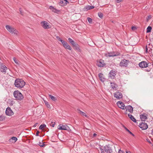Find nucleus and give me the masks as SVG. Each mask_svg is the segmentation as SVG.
I'll return each instance as SVG.
<instances>
[{"label":"nucleus","mask_w":153,"mask_h":153,"mask_svg":"<svg viewBox=\"0 0 153 153\" xmlns=\"http://www.w3.org/2000/svg\"><path fill=\"white\" fill-rule=\"evenodd\" d=\"M25 82L22 79H18L15 80L14 85L17 88H22L25 86Z\"/></svg>","instance_id":"f257e3e1"},{"label":"nucleus","mask_w":153,"mask_h":153,"mask_svg":"<svg viewBox=\"0 0 153 153\" xmlns=\"http://www.w3.org/2000/svg\"><path fill=\"white\" fill-rule=\"evenodd\" d=\"M100 149L101 152H103L104 150L107 153H111L112 152V149L109 144L105 146L100 145Z\"/></svg>","instance_id":"f03ea898"},{"label":"nucleus","mask_w":153,"mask_h":153,"mask_svg":"<svg viewBox=\"0 0 153 153\" xmlns=\"http://www.w3.org/2000/svg\"><path fill=\"white\" fill-rule=\"evenodd\" d=\"M14 97L17 100H21L24 98V97L22 94L19 91H15L13 93Z\"/></svg>","instance_id":"7ed1b4c3"},{"label":"nucleus","mask_w":153,"mask_h":153,"mask_svg":"<svg viewBox=\"0 0 153 153\" xmlns=\"http://www.w3.org/2000/svg\"><path fill=\"white\" fill-rule=\"evenodd\" d=\"M6 28L9 32L13 34L17 35L19 33L18 31L15 28L10 25H7Z\"/></svg>","instance_id":"20e7f679"},{"label":"nucleus","mask_w":153,"mask_h":153,"mask_svg":"<svg viewBox=\"0 0 153 153\" xmlns=\"http://www.w3.org/2000/svg\"><path fill=\"white\" fill-rule=\"evenodd\" d=\"M41 26L45 29H48L51 27V25L46 21H43L41 22Z\"/></svg>","instance_id":"39448f33"},{"label":"nucleus","mask_w":153,"mask_h":153,"mask_svg":"<svg viewBox=\"0 0 153 153\" xmlns=\"http://www.w3.org/2000/svg\"><path fill=\"white\" fill-rule=\"evenodd\" d=\"M120 53L118 52H110V53H105V56L111 57V56H118L119 55Z\"/></svg>","instance_id":"423d86ee"},{"label":"nucleus","mask_w":153,"mask_h":153,"mask_svg":"<svg viewBox=\"0 0 153 153\" xmlns=\"http://www.w3.org/2000/svg\"><path fill=\"white\" fill-rule=\"evenodd\" d=\"M58 129L59 130H68L69 127L66 125L59 124L58 127Z\"/></svg>","instance_id":"0eeeda50"},{"label":"nucleus","mask_w":153,"mask_h":153,"mask_svg":"<svg viewBox=\"0 0 153 153\" xmlns=\"http://www.w3.org/2000/svg\"><path fill=\"white\" fill-rule=\"evenodd\" d=\"M114 97L117 99H121L123 97V95L121 92L119 91H117L114 94Z\"/></svg>","instance_id":"6e6552de"},{"label":"nucleus","mask_w":153,"mask_h":153,"mask_svg":"<svg viewBox=\"0 0 153 153\" xmlns=\"http://www.w3.org/2000/svg\"><path fill=\"white\" fill-rule=\"evenodd\" d=\"M128 61L125 59L122 60L120 62V65L121 67H126L128 64Z\"/></svg>","instance_id":"1a4fd4ad"},{"label":"nucleus","mask_w":153,"mask_h":153,"mask_svg":"<svg viewBox=\"0 0 153 153\" xmlns=\"http://www.w3.org/2000/svg\"><path fill=\"white\" fill-rule=\"evenodd\" d=\"M5 113L6 115L9 116H11L13 114V112L9 107L7 108L6 110Z\"/></svg>","instance_id":"9d476101"},{"label":"nucleus","mask_w":153,"mask_h":153,"mask_svg":"<svg viewBox=\"0 0 153 153\" xmlns=\"http://www.w3.org/2000/svg\"><path fill=\"white\" fill-rule=\"evenodd\" d=\"M117 104L118 107L122 109H126V107L123 103L121 102L118 101L117 103Z\"/></svg>","instance_id":"9b49d317"},{"label":"nucleus","mask_w":153,"mask_h":153,"mask_svg":"<svg viewBox=\"0 0 153 153\" xmlns=\"http://www.w3.org/2000/svg\"><path fill=\"white\" fill-rule=\"evenodd\" d=\"M116 72L115 71L112 70L109 73V76L111 79H114L115 78Z\"/></svg>","instance_id":"f8f14e48"},{"label":"nucleus","mask_w":153,"mask_h":153,"mask_svg":"<svg viewBox=\"0 0 153 153\" xmlns=\"http://www.w3.org/2000/svg\"><path fill=\"white\" fill-rule=\"evenodd\" d=\"M98 76L100 80L102 82H104L106 80V79L104 76L101 73H100L99 74Z\"/></svg>","instance_id":"ddd939ff"},{"label":"nucleus","mask_w":153,"mask_h":153,"mask_svg":"<svg viewBox=\"0 0 153 153\" xmlns=\"http://www.w3.org/2000/svg\"><path fill=\"white\" fill-rule=\"evenodd\" d=\"M139 127L143 130L146 129L148 127V125L146 123H142L139 125Z\"/></svg>","instance_id":"4468645a"},{"label":"nucleus","mask_w":153,"mask_h":153,"mask_svg":"<svg viewBox=\"0 0 153 153\" xmlns=\"http://www.w3.org/2000/svg\"><path fill=\"white\" fill-rule=\"evenodd\" d=\"M139 66L142 68H146L148 66V64L147 62L145 61H143L139 63Z\"/></svg>","instance_id":"2eb2a0df"},{"label":"nucleus","mask_w":153,"mask_h":153,"mask_svg":"<svg viewBox=\"0 0 153 153\" xmlns=\"http://www.w3.org/2000/svg\"><path fill=\"white\" fill-rule=\"evenodd\" d=\"M49 9L53 12L55 13H58L59 12V10H57L54 7L51 6L49 7Z\"/></svg>","instance_id":"dca6fc26"},{"label":"nucleus","mask_w":153,"mask_h":153,"mask_svg":"<svg viewBox=\"0 0 153 153\" xmlns=\"http://www.w3.org/2000/svg\"><path fill=\"white\" fill-rule=\"evenodd\" d=\"M97 65L100 67L103 66L105 65L104 61L102 60H100L97 62Z\"/></svg>","instance_id":"f3484780"},{"label":"nucleus","mask_w":153,"mask_h":153,"mask_svg":"<svg viewBox=\"0 0 153 153\" xmlns=\"http://www.w3.org/2000/svg\"><path fill=\"white\" fill-rule=\"evenodd\" d=\"M111 88L115 90H116L117 89V85L114 82H111Z\"/></svg>","instance_id":"a211bd4d"},{"label":"nucleus","mask_w":153,"mask_h":153,"mask_svg":"<svg viewBox=\"0 0 153 153\" xmlns=\"http://www.w3.org/2000/svg\"><path fill=\"white\" fill-rule=\"evenodd\" d=\"M7 68L5 65H0V71L2 72L5 73Z\"/></svg>","instance_id":"6ab92c4d"},{"label":"nucleus","mask_w":153,"mask_h":153,"mask_svg":"<svg viewBox=\"0 0 153 153\" xmlns=\"http://www.w3.org/2000/svg\"><path fill=\"white\" fill-rule=\"evenodd\" d=\"M126 111H128L131 113H132L133 111V108L130 105L127 106L126 107Z\"/></svg>","instance_id":"aec40b11"},{"label":"nucleus","mask_w":153,"mask_h":153,"mask_svg":"<svg viewBox=\"0 0 153 153\" xmlns=\"http://www.w3.org/2000/svg\"><path fill=\"white\" fill-rule=\"evenodd\" d=\"M140 118L142 121H145L147 119V115L146 114H143L140 115Z\"/></svg>","instance_id":"412c9836"},{"label":"nucleus","mask_w":153,"mask_h":153,"mask_svg":"<svg viewBox=\"0 0 153 153\" xmlns=\"http://www.w3.org/2000/svg\"><path fill=\"white\" fill-rule=\"evenodd\" d=\"M17 140L16 137H13L9 140V142L12 143H15Z\"/></svg>","instance_id":"4be33fe9"},{"label":"nucleus","mask_w":153,"mask_h":153,"mask_svg":"<svg viewBox=\"0 0 153 153\" xmlns=\"http://www.w3.org/2000/svg\"><path fill=\"white\" fill-rule=\"evenodd\" d=\"M64 47L65 49H68L69 50H71L72 49L71 47L68 44L67 42L65 45L64 46Z\"/></svg>","instance_id":"5701e85b"},{"label":"nucleus","mask_w":153,"mask_h":153,"mask_svg":"<svg viewBox=\"0 0 153 153\" xmlns=\"http://www.w3.org/2000/svg\"><path fill=\"white\" fill-rule=\"evenodd\" d=\"M73 47H74V48L78 51L79 52L80 51V48L78 45L76 44V43L73 46Z\"/></svg>","instance_id":"b1692460"},{"label":"nucleus","mask_w":153,"mask_h":153,"mask_svg":"<svg viewBox=\"0 0 153 153\" xmlns=\"http://www.w3.org/2000/svg\"><path fill=\"white\" fill-rule=\"evenodd\" d=\"M78 112L80 114H81L83 116H84L86 117H87V116L86 114L84 112H83L81 111L80 110L77 109Z\"/></svg>","instance_id":"393cba45"},{"label":"nucleus","mask_w":153,"mask_h":153,"mask_svg":"<svg viewBox=\"0 0 153 153\" xmlns=\"http://www.w3.org/2000/svg\"><path fill=\"white\" fill-rule=\"evenodd\" d=\"M68 40L69 42L73 46L76 44L74 41L71 38H68Z\"/></svg>","instance_id":"a878e982"},{"label":"nucleus","mask_w":153,"mask_h":153,"mask_svg":"<svg viewBox=\"0 0 153 153\" xmlns=\"http://www.w3.org/2000/svg\"><path fill=\"white\" fill-rule=\"evenodd\" d=\"M94 7L93 6H88L85 7V10H88L94 8Z\"/></svg>","instance_id":"bb28decb"},{"label":"nucleus","mask_w":153,"mask_h":153,"mask_svg":"<svg viewBox=\"0 0 153 153\" xmlns=\"http://www.w3.org/2000/svg\"><path fill=\"white\" fill-rule=\"evenodd\" d=\"M49 97L53 101H55L56 100V99L54 97L52 96L51 95H49Z\"/></svg>","instance_id":"cd10ccee"},{"label":"nucleus","mask_w":153,"mask_h":153,"mask_svg":"<svg viewBox=\"0 0 153 153\" xmlns=\"http://www.w3.org/2000/svg\"><path fill=\"white\" fill-rule=\"evenodd\" d=\"M46 127V125L45 124L41 125L40 126L39 128L40 129L43 130L44 128Z\"/></svg>","instance_id":"c85d7f7f"},{"label":"nucleus","mask_w":153,"mask_h":153,"mask_svg":"<svg viewBox=\"0 0 153 153\" xmlns=\"http://www.w3.org/2000/svg\"><path fill=\"white\" fill-rule=\"evenodd\" d=\"M152 30V27H151L149 26L147 28L146 33H148L151 31Z\"/></svg>","instance_id":"c756f323"},{"label":"nucleus","mask_w":153,"mask_h":153,"mask_svg":"<svg viewBox=\"0 0 153 153\" xmlns=\"http://www.w3.org/2000/svg\"><path fill=\"white\" fill-rule=\"evenodd\" d=\"M44 102L46 105V106L48 108H50V105L48 104V103L46 101H44Z\"/></svg>","instance_id":"7c9ffc66"},{"label":"nucleus","mask_w":153,"mask_h":153,"mask_svg":"<svg viewBox=\"0 0 153 153\" xmlns=\"http://www.w3.org/2000/svg\"><path fill=\"white\" fill-rule=\"evenodd\" d=\"M63 0L65 2L62 5V6H64L65 5H66L67 4V3H68L69 2L67 0Z\"/></svg>","instance_id":"2f4dec72"},{"label":"nucleus","mask_w":153,"mask_h":153,"mask_svg":"<svg viewBox=\"0 0 153 153\" xmlns=\"http://www.w3.org/2000/svg\"><path fill=\"white\" fill-rule=\"evenodd\" d=\"M125 129L128 131L130 134H131L133 136H134V135L128 130V129L126 127H124Z\"/></svg>","instance_id":"473e14b6"},{"label":"nucleus","mask_w":153,"mask_h":153,"mask_svg":"<svg viewBox=\"0 0 153 153\" xmlns=\"http://www.w3.org/2000/svg\"><path fill=\"white\" fill-rule=\"evenodd\" d=\"M130 119L134 122L135 123L136 122V120L133 116Z\"/></svg>","instance_id":"72a5a7b5"},{"label":"nucleus","mask_w":153,"mask_h":153,"mask_svg":"<svg viewBox=\"0 0 153 153\" xmlns=\"http://www.w3.org/2000/svg\"><path fill=\"white\" fill-rule=\"evenodd\" d=\"M61 42H62V44L63 46H64V45H65V44L66 43V42L63 40H61Z\"/></svg>","instance_id":"f704fd0d"},{"label":"nucleus","mask_w":153,"mask_h":153,"mask_svg":"<svg viewBox=\"0 0 153 153\" xmlns=\"http://www.w3.org/2000/svg\"><path fill=\"white\" fill-rule=\"evenodd\" d=\"M87 19H88V22H89L90 23H91V22H92V19H91L90 18H88Z\"/></svg>","instance_id":"c9c22d12"},{"label":"nucleus","mask_w":153,"mask_h":153,"mask_svg":"<svg viewBox=\"0 0 153 153\" xmlns=\"http://www.w3.org/2000/svg\"><path fill=\"white\" fill-rule=\"evenodd\" d=\"M98 15L99 16L100 18H102L103 17V15L101 13H99Z\"/></svg>","instance_id":"e433bc0d"},{"label":"nucleus","mask_w":153,"mask_h":153,"mask_svg":"<svg viewBox=\"0 0 153 153\" xmlns=\"http://www.w3.org/2000/svg\"><path fill=\"white\" fill-rule=\"evenodd\" d=\"M13 60L14 61L15 63L16 64H18V61L15 58H13Z\"/></svg>","instance_id":"4c0bfd02"},{"label":"nucleus","mask_w":153,"mask_h":153,"mask_svg":"<svg viewBox=\"0 0 153 153\" xmlns=\"http://www.w3.org/2000/svg\"><path fill=\"white\" fill-rule=\"evenodd\" d=\"M39 145L41 147H43L46 145L45 144H39Z\"/></svg>","instance_id":"58836bf2"},{"label":"nucleus","mask_w":153,"mask_h":153,"mask_svg":"<svg viewBox=\"0 0 153 153\" xmlns=\"http://www.w3.org/2000/svg\"><path fill=\"white\" fill-rule=\"evenodd\" d=\"M64 1H61L60 2V4L62 6V4H63L64 3Z\"/></svg>","instance_id":"ea45409f"},{"label":"nucleus","mask_w":153,"mask_h":153,"mask_svg":"<svg viewBox=\"0 0 153 153\" xmlns=\"http://www.w3.org/2000/svg\"><path fill=\"white\" fill-rule=\"evenodd\" d=\"M4 118L0 116V121H2L3 120Z\"/></svg>","instance_id":"a19ab883"},{"label":"nucleus","mask_w":153,"mask_h":153,"mask_svg":"<svg viewBox=\"0 0 153 153\" xmlns=\"http://www.w3.org/2000/svg\"><path fill=\"white\" fill-rule=\"evenodd\" d=\"M128 117L130 118H131V117H132V115L131 114H128Z\"/></svg>","instance_id":"79ce46f5"},{"label":"nucleus","mask_w":153,"mask_h":153,"mask_svg":"<svg viewBox=\"0 0 153 153\" xmlns=\"http://www.w3.org/2000/svg\"><path fill=\"white\" fill-rule=\"evenodd\" d=\"M39 131H37V132L36 133V135L37 136H38L39 135Z\"/></svg>","instance_id":"37998d69"},{"label":"nucleus","mask_w":153,"mask_h":153,"mask_svg":"<svg viewBox=\"0 0 153 153\" xmlns=\"http://www.w3.org/2000/svg\"><path fill=\"white\" fill-rule=\"evenodd\" d=\"M123 0H116V1L117 3H119L121 1Z\"/></svg>","instance_id":"c03bdc74"},{"label":"nucleus","mask_w":153,"mask_h":153,"mask_svg":"<svg viewBox=\"0 0 153 153\" xmlns=\"http://www.w3.org/2000/svg\"><path fill=\"white\" fill-rule=\"evenodd\" d=\"M38 123H36V124H34V127H35L36 126L38 125Z\"/></svg>","instance_id":"a18cd8bd"},{"label":"nucleus","mask_w":153,"mask_h":153,"mask_svg":"<svg viewBox=\"0 0 153 153\" xmlns=\"http://www.w3.org/2000/svg\"><path fill=\"white\" fill-rule=\"evenodd\" d=\"M126 153H131L130 151L127 150H126Z\"/></svg>","instance_id":"49530a36"},{"label":"nucleus","mask_w":153,"mask_h":153,"mask_svg":"<svg viewBox=\"0 0 153 153\" xmlns=\"http://www.w3.org/2000/svg\"><path fill=\"white\" fill-rule=\"evenodd\" d=\"M97 134H96L94 133L93 134V136L94 137H96L97 136Z\"/></svg>","instance_id":"de8ad7c7"},{"label":"nucleus","mask_w":153,"mask_h":153,"mask_svg":"<svg viewBox=\"0 0 153 153\" xmlns=\"http://www.w3.org/2000/svg\"><path fill=\"white\" fill-rule=\"evenodd\" d=\"M58 40L61 42V40H62V39H61L60 38H59Z\"/></svg>","instance_id":"09e8293b"},{"label":"nucleus","mask_w":153,"mask_h":153,"mask_svg":"<svg viewBox=\"0 0 153 153\" xmlns=\"http://www.w3.org/2000/svg\"><path fill=\"white\" fill-rule=\"evenodd\" d=\"M54 125H55V124H52L51 125V126L52 127H54Z\"/></svg>","instance_id":"8fccbe9b"},{"label":"nucleus","mask_w":153,"mask_h":153,"mask_svg":"<svg viewBox=\"0 0 153 153\" xmlns=\"http://www.w3.org/2000/svg\"><path fill=\"white\" fill-rule=\"evenodd\" d=\"M151 16L150 15V16H148V18L149 19H150L151 18Z\"/></svg>","instance_id":"3c124183"},{"label":"nucleus","mask_w":153,"mask_h":153,"mask_svg":"<svg viewBox=\"0 0 153 153\" xmlns=\"http://www.w3.org/2000/svg\"><path fill=\"white\" fill-rule=\"evenodd\" d=\"M146 53L148 52V49L147 48H146Z\"/></svg>","instance_id":"603ef678"},{"label":"nucleus","mask_w":153,"mask_h":153,"mask_svg":"<svg viewBox=\"0 0 153 153\" xmlns=\"http://www.w3.org/2000/svg\"><path fill=\"white\" fill-rule=\"evenodd\" d=\"M135 28L134 27H132L131 28L132 30H134V29Z\"/></svg>","instance_id":"864d4df0"},{"label":"nucleus","mask_w":153,"mask_h":153,"mask_svg":"<svg viewBox=\"0 0 153 153\" xmlns=\"http://www.w3.org/2000/svg\"><path fill=\"white\" fill-rule=\"evenodd\" d=\"M20 13L21 14H22V11L21 10H20Z\"/></svg>","instance_id":"5fc2aeb1"},{"label":"nucleus","mask_w":153,"mask_h":153,"mask_svg":"<svg viewBox=\"0 0 153 153\" xmlns=\"http://www.w3.org/2000/svg\"><path fill=\"white\" fill-rule=\"evenodd\" d=\"M148 142H149L150 143H151V142L150 141V140H148Z\"/></svg>","instance_id":"6e6d98bb"},{"label":"nucleus","mask_w":153,"mask_h":153,"mask_svg":"<svg viewBox=\"0 0 153 153\" xmlns=\"http://www.w3.org/2000/svg\"><path fill=\"white\" fill-rule=\"evenodd\" d=\"M152 135H153V130H152Z\"/></svg>","instance_id":"4d7b16f0"},{"label":"nucleus","mask_w":153,"mask_h":153,"mask_svg":"<svg viewBox=\"0 0 153 153\" xmlns=\"http://www.w3.org/2000/svg\"><path fill=\"white\" fill-rule=\"evenodd\" d=\"M42 143L44 144L45 143V142H42Z\"/></svg>","instance_id":"13d9d810"},{"label":"nucleus","mask_w":153,"mask_h":153,"mask_svg":"<svg viewBox=\"0 0 153 153\" xmlns=\"http://www.w3.org/2000/svg\"><path fill=\"white\" fill-rule=\"evenodd\" d=\"M59 38V37L58 36H57V37H56V38H57V39H58Z\"/></svg>","instance_id":"bf43d9fd"},{"label":"nucleus","mask_w":153,"mask_h":153,"mask_svg":"<svg viewBox=\"0 0 153 153\" xmlns=\"http://www.w3.org/2000/svg\"><path fill=\"white\" fill-rule=\"evenodd\" d=\"M39 143L41 144V143L40 142H39Z\"/></svg>","instance_id":"052dcab7"},{"label":"nucleus","mask_w":153,"mask_h":153,"mask_svg":"<svg viewBox=\"0 0 153 153\" xmlns=\"http://www.w3.org/2000/svg\"><path fill=\"white\" fill-rule=\"evenodd\" d=\"M152 66L153 67V64H152Z\"/></svg>","instance_id":"680f3d73"},{"label":"nucleus","mask_w":153,"mask_h":153,"mask_svg":"<svg viewBox=\"0 0 153 153\" xmlns=\"http://www.w3.org/2000/svg\"><path fill=\"white\" fill-rule=\"evenodd\" d=\"M152 146H153V144H152Z\"/></svg>","instance_id":"e2e57ef3"},{"label":"nucleus","mask_w":153,"mask_h":153,"mask_svg":"<svg viewBox=\"0 0 153 153\" xmlns=\"http://www.w3.org/2000/svg\"><path fill=\"white\" fill-rule=\"evenodd\" d=\"M119 153H120V151H119Z\"/></svg>","instance_id":"0e129e2a"}]
</instances>
